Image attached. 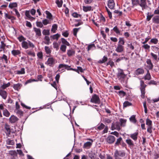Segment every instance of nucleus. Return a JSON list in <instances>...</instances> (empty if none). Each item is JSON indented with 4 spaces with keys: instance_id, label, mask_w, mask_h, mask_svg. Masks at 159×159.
<instances>
[{
    "instance_id": "nucleus-50",
    "label": "nucleus",
    "mask_w": 159,
    "mask_h": 159,
    "mask_svg": "<svg viewBox=\"0 0 159 159\" xmlns=\"http://www.w3.org/2000/svg\"><path fill=\"white\" fill-rule=\"evenodd\" d=\"M61 41L64 44L68 46H69L70 45V43L64 38H62Z\"/></svg>"
},
{
    "instance_id": "nucleus-64",
    "label": "nucleus",
    "mask_w": 159,
    "mask_h": 159,
    "mask_svg": "<svg viewBox=\"0 0 159 159\" xmlns=\"http://www.w3.org/2000/svg\"><path fill=\"white\" fill-rule=\"evenodd\" d=\"M37 55L39 58L40 59H42L43 58V53H42V52H39L37 53Z\"/></svg>"
},
{
    "instance_id": "nucleus-6",
    "label": "nucleus",
    "mask_w": 159,
    "mask_h": 159,
    "mask_svg": "<svg viewBox=\"0 0 159 159\" xmlns=\"http://www.w3.org/2000/svg\"><path fill=\"white\" fill-rule=\"evenodd\" d=\"M90 101L93 103L99 104L100 102V100L98 96L94 94L92 96Z\"/></svg>"
},
{
    "instance_id": "nucleus-13",
    "label": "nucleus",
    "mask_w": 159,
    "mask_h": 159,
    "mask_svg": "<svg viewBox=\"0 0 159 159\" xmlns=\"http://www.w3.org/2000/svg\"><path fill=\"white\" fill-rule=\"evenodd\" d=\"M134 73L137 75H142L144 73V70L143 68H139L135 71Z\"/></svg>"
},
{
    "instance_id": "nucleus-23",
    "label": "nucleus",
    "mask_w": 159,
    "mask_h": 159,
    "mask_svg": "<svg viewBox=\"0 0 159 159\" xmlns=\"http://www.w3.org/2000/svg\"><path fill=\"white\" fill-rule=\"evenodd\" d=\"M44 40H45L44 43L45 44L49 45L50 43H51L50 42V39L49 37L48 36H46L44 38Z\"/></svg>"
},
{
    "instance_id": "nucleus-47",
    "label": "nucleus",
    "mask_w": 159,
    "mask_h": 159,
    "mask_svg": "<svg viewBox=\"0 0 159 159\" xmlns=\"http://www.w3.org/2000/svg\"><path fill=\"white\" fill-rule=\"evenodd\" d=\"M124 43L125 41L124 38H120L118 44H120L121 45H123L124 44Z\"/></svg>"
},
{
    "instance_id": "nucleus-49",
    "label": "nucleus",
    "mask_w": 159,
    "mask_h": 159,
    "mask_svg": "<svg viewBox=\"0 0 159 159\" xmlns=\"http://www.w3.org/2000/svg\"><path fill=\"white\" fill-rule=\"evenodd\" d=\"M122 140V138L120 137L117 140V141L115 144V146H117L120 143V142Z\"/></svg>"
},
{
    "instance_id": "nucleus-2",
    "label": "nucleus",
    "mask_w": 159,
    "mask_h": 159,
    "mask_svg": "<svg viewBox=\"0 0 159 159\" xmlns=\"http://www.w3.org/2000/svg\"><path fill=\"white\" fill-rule=\"evenodd\" d=\"M117 76L119 80L122 83H124V80L125 78L126 75L125 74L123 70L120 69L118 70Z\"/></svg>"
},
{
    "instance_id": "nucleus-42",
    "label": "nucleus",
    "mask_w": 159,
    "mask_h": 159,
    "mask_svg": "<svg viewBox=\"0 0 159 159\" xmlns=\"http://www.w3.org/2000/svg\"><path fill=\"white\" fill-rule=\"evenodd\" d=\"M49 30L44 29L42 31L43 34L44 35H49L50 34Z\"/></svg>"
},
{
    "instance_id": "nucleus-25",
    "label": "nucleus",
    "mask_w": 159,
    "mask_h": 159,
    "mask_svg": "<svg viewBox=\"0 0 159 159\" xmlns=\"http://www.w3.org/2000/svg\"><path fill=\"white\" fill-rule=\"evenodd\" d=\"M108 58L107 57L104 56L102 60H100L98 61V63L102 64L106 62Z\"/></svg>"
},
{
    "instance_id": "nucleus-8",
    "label": "nucleus",
    "mask_w": 159,
    "mask_h": 159,
    "mask_svg": "<svg viewBox=\"0 0 159 159\" xmlns=\"http://www.w3.org/2000/svg\"><path fill=\"white\" fill-rule=\"evenodd\" d=\"M55 61V59L53 57H49L48 59L46 64H47V65L50 66L52 67L54 65Z\"/></svg>"
},
{
    "instance_id": "nucleus-27",
    "label": "nucleus",
    "mask_w": 159,
    "mask_h": 159,
    "mask_svg": "<svg viewBox=\"0 0 159 159\" xmlns=\"http://www.w3.org/2000/svg\"><path fill=\"white\" fill-rule=\"evenodd\" d=\"M144 78L145 80H149L151 79V76L148 70L147 71V73L146 75L144 76Z\"/></svg>"
},
{
    "instance_id": "nucleus-31",
    "label": "nucleus",
    "mask_w": 159,
    "mask_h": 159,
    "mask_svg": "<svg viewBox=\"0 0 159 159\" xmlns=\"http://www.w3.org/2000/svg\"><path fill=\"white\" fill-rule=\"evenodd\" d=\"M17 4L16 2H13L10 3L9 5V7L11 8L17 7Z\"/></svg>"
},
{
    "instance_id": "nucleus-39",
    "label": "nucleus",
    "mask_w": 159,
    "mask_h": 159,
    "mask_svg": "<svg viewBox=\"0 0 159 159\" xmlns=\"http://www.w3.org/2000/svg\"><path fill=\"white\" fill-rule=\"evenodd\" d=\"M3 114L4 116L6 117H8L9 116L10 114L9 111L6 109H5L3 111Z\"/></svg>"
},
{
    "instance_id": "nucleus-22",
    "label": "nucleus",
    "mask_w": 159,
    "mask_h": 159,
    "mask_svg": "<svg viewBox=\"0 0 159 159\" xmlns=\"http://www.w3.org/2000/svg\"><path fill=\"white\" fill-rule=\"evenodd\" d=\"M21 86L22 85L21 84L18 83L14 84L13 87L15 90L18 91L20 89Z\"/></svg>"
},
{
    "instance_id": "nucleus-28",
    "label": "nucleus",
    "mask_w": 159,
    "mask_h": 159,
    "mask_svg": "<svg viewBox=\"0 0 159 159\" xmlns=\"http://www.w3.org/2000/svg\"><path fill=\"white\" fill-rule=\"evenodd\" d=\"M92 7L91 6H83V9L85 12H87L91 10Z\"/></svg>"
},
{
    "instance_id": "nucleus-7",
    "label": "nucleus",
    "mask_w": 159,
    "mask_h": 159,
    "mask_svg": "<svg viewBox=\"0 0 159 159\" xmlns=\"http://www.w3.org/2000/svg\"><path fill=\"white\" fill-rule=\"evenodd\" d=\"M111 129L112 130L116 129L119 131L120 129V122H116L115 123H112L111 126Z\"/></svg>"
},
{
    "instance_id": "nucleus-11",
    "label": "nucleus",
    "mask_w": 159,
    "mask_h": 159,
    "mask_svg": "<svg viewBox=\"0 0 159 159\" xmlns=\"http://www.w3.org/2000/svg\"><path fill=\"white\" fill-rule=\"evenodd\" d=\"M33 30L35 33V36L36 37H39L41 36V30L40 29L34 27Z\"/></svg>"
},
{
    "instance_id": "nucleus-33",
    "label": "nucleus",
    "mask_w": 159,
    "mask_h": 159,
    "mask_svg": "<svg viewBox=\"0 0 159 159\" xmlns=\"http://www.w3.org/2000/svg\"><path fill=\"white\" fill-rule=\"evenodd\" d=\"M126 142L129 146H133L134 145L133 142L130 139H126Z\"/></svg>"
},
{
    "instance_id": "nucleus-46",
    "label": "nucleus",
    "mask_w": 159,
    "mask_h": 159,
    "mask_svg": "<svg viewBox=\"0 0 159 159\" xmlns=\"http://www.w3.org/2000/svg\"><path fill=\"white\" fill-rule=\"evenodd\" d=\"M10 85V83L9 82H8L7 84H4L3 85L1 86V88L3 89H5L6 88L9 86Z\"/></svg>"
},
{
    "instance_id": "nucleus-52",
    "label": "nucleus",
    "mask_w": 159,
    "mask_h": 159,
    "mask_svg": "<svg viewBox=\"0 0 159 159\" xmlns=\"http://www.w3.org/2000/svg\"><path fill=\"white\" fill-rule=\"evenodd\" d=\"M158 40L156 38H153L151 39L150 40V42L152 43L156 44L158 42Z\"/></svg>"
},
{
    "instance_id": "nucleus-10",
    "label": "nucleus",
    "mask_w": 159,
    "mask_h": 159,
    "mask_svg": "<svg viewBox=\"0 0 159 159\" xmlns=\"http://www.w3.org/2000/svg\"><path fill=\"white\" fill-rule=\"evenodd\" d=\"M115 140V137L112 135H109L106 139L107 142L109 143H113Z\"/></svg>"
},
{
    "instance_id": "nucleus-56",
    "label": "nucleus",
    "mask_w": 159,
    "mask_h": 159,
    "mask_svg": "<svg viewBox=\"0 0 159 159\" xmlns=\"http://www.w3.org/2000/svg\"><path fill=\"white\" fill-rule=\"evenodd\" d=\"M18 39L20 42L25 41L26 39L23 36L21 35L18 38Z\"/></svg>"
},
{
    "instance_id": "nucleus-62",
    "label": "nucleus",
    "mask_w": 159,
    "mask_h": 159,
    "mask_svg": "<svg viewBox=\"0 0 159 159\" xmlns=\"http://www.w3.org/2000/svg\"><path fill=\"white\" fill-rule=\"evenodd\" d=\"M153 16V15H149V13H148L147 16V20L148 21H149Z\"/></svg>"
},
{
    "instance_id": "nucleus-21",
    "label": "nucleus",
    "mask_w": 159,
    "mask_h": 159,
    "mask_svg": "<svg viewBox=\"0 0 159 159\" xmlns=\"http://www.w3.org/2000/svg\"><path fill=\"white\" fill-rule=\"evenodd\" d=\"M11 54L14 56H16L20 54V52L18 50H13L11 52Z\"/></svg>"
},
{
    "instance_id": "nucleus-14",
    "label": "nucleus",
    "mask_w": 159,
    "mask_h": 159,
    "mask_svg": "<svg viewBox=\"0 0 159 159\" xmlns=\"http://www.w3.org/2000/svg\"><path fill=\"white\" fill-rule=\"evenodd\" d=\"M107 6L110 9H113L115 6V3L113 0H109L108 1Z\"/></svg>"
},
{
    "instance_id": "nucleus-1",
    "label": "nucleus",
    "mask_w": 159,
    "mask_h": 159,
    "mask_svg": "<svg viewBox=\"0 0 159 159\" xmlns=\"http://www.w3.org/2000/svg\"><path fill=\"white\" fill-rule=\"evenodd\" d=\"M133 5V7L139 5L142 7V10H143L146 9L147 7V5L146 0H130Z\"/></svg>"
},
{
    "instance_id": "nucleus-44",
    "label": "nucleus",
    "mask_w": 159,
    "mask_h": 159,
    "mask_svg": "<svg viewBox=\"0 0 159 159\" xmlns=\"http://www.w3.org/2000/svg\"><path fill=\"white\" fill-rule=\"evenodd\" d=\"M146 124L148 126H152V121L149 119L147 118L146 120Z\"/></svg>"
},
{
    "instance_id": "nucleus-35",
    "label": "nucleus",
    "mask_w": 159,
    "mask_h": 159,
    "mask_svg": "<svg viewBox=\"0 0 159 159\" xmlns=\"http://www.w3.org/2000/svg\"><path fill=\"white\" fill-rule=\"evenodd\" d=\"M45 50L47 54H50L51 52V50L50 49L49 47L47 46L45 47Z\"/></svg>"
},
{
    "instance_id": "nucleus-18",
    "label": "nucleus",
    "mask_w": 159,
    "mask_h": 159,
    "mask_svg": "<svg viewBox=\"0 0 159 159\" xmlns=\"http://www.w3.org/2000/svg\"><path fill=\"white\" fill-rule=\"evenodd\" d=\"M138 134V132H136L130 134V137L134 141H136L137 139V136Z\"/></svg>"
},
{
    "instance_id": "nucleus-34",
    "label": "nucleus",
    "mask_w": 159,
    "mask_h": 159,
    "mask_svg": "<svg viewBox=\"0 0 159 159\" xmlns=\"http://www.w3.org/2000/svg\"><path fill=\"white\" fill-rule=\"evenodd\" d=\"M130 120L133 123H135L136 122V120L135 119V116L134 115H132L129 118Z\"/></svg>"
},
{
    "instance_id": "nucleus-61",
    "label": "nucleus",
    "mask_w": 159,
    "mask_h": 159,
    "mask_svg": "<svg viewBox=\"0 0 159 159\" xmlns=\"http://www.w3.org/2000/svg\"><path fill=\"white\" fill-rule=\"evenodd\" d=\"M151 56H152V58L155 60H156L157 59V55L154 54V53H153L152 52H151Z\"/></svg>"
},
{
    "instance_id": "nucleus-53",
    "label": "nucleus",
    "mask_w": 159,
    "mask_h": 159,
    "mask_svg": "<svg viewBox=\"0 0 159 159\" xmlns=\"http://www.w3.org/2000/svg\"><path fill=\"white\" fill-rule=\"evenodd\" d=\"M36 25L37 27L40 28H42L43 26V23L40 21H37Z\"/></svg>"
},
{
    "instance_id": "nucleus-38",
    "label": "nucleus",
    "mask_w": 159,
    "mask_h": 159,
    "mask_svg": "<svg viewBox=\"0 0 159 159\" xmlns=\"http://www.w3.org/2000/svg\"><path fill=\"white\" fill-rule=\"evenodd\" d=\"M57 25L54 24L52 26V28L51 29V31L53 32V33H54L55 32V31L57 30Z\"/></svg>"
},
{
    "instance_id": "nucleus-41",
    "label": "nucleus",
    "mask_w": 159,
    "mask_h": 159,
    "mask_svg": "<svg viewBox=\"0 0 159 159\" xmlns=\"http://www.w3.org/2000/svg\"><path fill=\"white\" fill-rule=\"evenodd\" d=\"M105 125L103 123H101L100 125H99L98 127V129L99 130H101L102 129L105 128Z\"/></svg>"
},
{
    "instance_id": "nucleus-26",
    "label": "nucleus",
    "mask_w": 159,
    "mask_h": 159,
    "mask_svg": "<svg viewBox=\"0 0 159 159\" xmlns=\"http://www.w3.org/2000/svg\"><path fill=\"white\" fill-rule=\"evenodd\" d=\"M75 52L72 49H70L67 50V54L68 56L70 57L74 55Z\"/></svg>"
},
{
    "instance_id": "nucleus-37",
    "label": "nucleus",
    "mask_w": 159,
    "mask_h": 159,
    "mask_svg": "<svg viewBox=\"0 0 159 159\" xmlns=\"http://www.w3.org/2000/svg\"><path fill=\"white\" fill-rule=\"evenodd\" d=\"M17 74H23L25 73V69L24 68H22L20 70H17L16 71Z\"/></svg>"
},
{
    "instance_id": "nucleus-54",
    "label": "nucleus",
    "mask_w": 159,
    "mask_h": 159,
    "mask_svg": "<svg viewBox=\"0 0 159 159\" xmlns=\"http://www.w3.org/2000/svg\"><path fill=\"white\" fill-rule=\"evenodd\" d=\"M7 144L13 145L14 144V142L13 140H10L8 139L7 140Z\"/></svg>"
},
{
    "instance_id": "nucleus-32",
    "label": "nucleus",
    "mask_w": 159,
    "mask_h": 159,
    "mask_svg": "<svg viewBox=\"0 0 159 159\" xmlns=\"http://www.w3.org/2000/svg\"><path fill=\"white\" fill-rule=\"evenodd\" d=\"M120 125L124 126L126 122V120L124 119H120Z\"/></svg>"
},
{
    "instance_id": "nucleus-17",
    "label": "nucleus",
    "mask_w": 159,
    "mask_h": 159,
    "mask_svg": "<svg viewBox=\"0 0 159 159\" xmlns=\"http://www.w3.org/2000/svg\"><path fill=\"white\" fill-rule=\"evenodd\" d=\"M18 120V119L14 116H12L9 118V121L11 123H15Z\"/></svg>"
},
{
    "instance_id": "nucleus-16",
    "label": "nucleus",
    "mask_w": 159,
    "mask_h": 159,
    "mask_svg": "<svg viewBox=\"0 0 159 159\" xmlns=\"http://www.w3.org/2000/svg\"><path fill=\"white\" fill-rule=\"evenodd\" d=\"M90 142H87L84 143V148H90L92 145L93 141V140L91 139H90Z\"/></svg>"
},
{
    "instance_id": "nucleus-51",
    "label": "nucleus",
    "mask_w": 159,
    "mask_h": 159,
    "mask_svg": "<svg viewBox=\"0 0 159 159\" xmlns=\"http://www.w3.org/2000/svg\"><path fill=\"white\" fill-rule=\"evenodd\" d=\"M60 36V35L57 34L52 36H51V37H52V39H56L57 40Z\"/></svg>"
},
{
    "instance_id": "nucleus-45",
    "label": "nucleus",
    "mask_w": 159,
    "mask_h": 159,
    "mask_svg": "<svg viewBox=\"0 0 159 159\" xmlns=\"http://www.w3.org/2000/svg\"><path fill=\"white\" fill-rule=\"evenodd\" d=\"M16 113L18 116H22L23 115V112L20 110L17 109L16 111Z\"/></svg>"
},
{
    "instance_id": "nucleus-5",
    "label": "nucleus",
    "mask_w": 159,
    "mask_h": 159,
    "mask_svg": "<svg viewBox=\"0 0 159 159\" xmlns=\"http://www.w3.org/2000/svg\"><path fill=\"white\" fill-rule=\"evenodd\" d=\"M140 90L141 93V96L142 98H144L145 97V88L147 85L145 84L143 81L141 80L140 81Z\"/></svg>"
},
{
    "instance_id": "nucleus-20",
    "label": "nucleus",
    "mask_w": 159,
    "mask_h": 159,
    "mask_svg": "<svg viewBox=\"0 0 159 159\" xmlns=\"http://www.w3.org/2000/svg\"><path fill=\"white\" fill-rule=\"evenodd\" d=\"M0 95L2 96V98L6 99L7 97V93L6 91L1 90L0 91Z\"/></svg>"
},
{
    "instance_id": "nucleus-58",
    "label": "nucleus",
    "mask_w": 159,
    "mask_h": 159,
    "mask_svg": "<svg viewBox=\"0 0 159 159\" xmlns=\"http://www.w3.org/2000/svg\"><path fill=\"white\" fill-rule=\"evenodd\" d=\"M42 23L44 25H47L49 23V21L46 19H45L43 20Z\"/></svg>"
},
{
    "instance_id": "nucleus-63",
    "label": "nucleus",
    "mask_w": 159,
    "mask_h": 159,
    "mask_svg": "<svg viewBox=\"0 0 159 159\" xmlns=\"http://www.w3.org/2000/svg\"><path fill=\"white\" fill-rule=\"evenodd\" d=\"M128 46L131 49L133 50L134 49V46L132 45V43H130L129 42V43L128 44Z\"/></svg>"
},
{
    "instance_id": "nucleus-43",
    "label": "nucleus",
    "mask_w": 159,
    "mask_h": 159,
    "mask_svg": "<svg viewBox=\"0 0 159 159\" xmlns=\"http://www.w3.org/2000/svg\"><path fill=\"white\" fill-rule=\"evenodd\" d=\"M132 105L131 103L129 102L128 101H126L125 102L123 103V107H126L128 106H131Z\"/></svg>"
},
{
    "instance_id": "nucleus-40",
    "label": "nucleus",
    "mask_w": 159,
    "mask_h": 159,
    "mask_svg": "<svg viewBox=\"0 0 159 159\" xmlns=\"http://www.w3.org/2000/svg\"><path fill=\"white\" fill-rule=\"evenodd\" d=\"M113 30L117 34H119L120 33V32L119 29H118L117 27V26H115Z\"/></svg>"
},
{
    "instance_id": "nucleus-15",
    "label": "nucleus",
    "mask_w": 159,
    "mask_h": 159,
    "mask_svg": "<svg viewBox=\"0 0 159 159\" xmlns=\"http://www.w3.org/2000/svg\"><path fill=\"white\" fill-rule=\"evenodd\" d=\"M146 63L148 64V67L149 70H152L153 68V65L152 62L151 60L150 59H147L146 60Z\"/></svg>"
},
{
    "instance_id": "nucleus-48",
    "label": "nucleus",
    "mask_w": 159,
    "mask_h": 159,
    "mask_svg": "<svg viewBox=\"0 0 159 159\" xmlns=\"http://www.w3.org/2000/svg\"><path fill=\"white\" fill-rule=\"evenodd\" d=\"M107 65H110L111 67H113L114 66H115V64L114 62L110 60L107 63Z\"/></svg>"
},
{
    "instance_id": "nucleus-30",
    "label": "nucleus",
    "mask_w": 159,
    "mask_h": 159,
    "mask_svg": "<svg viewBox=\"0 0 159 159\" xmlns=\"http://www.w3.org/2000/svg\"><path fill=\"white\" fill-rule=\"evenodd\" d=\"M46 14L47 15L46 17L49 19H52V14L48 11H45Z\"/></svg>"
},
{
    "instance_id": "nucleus-24",
    "label": "nucleus",
    "mask_w": 159,
    "mask_h": 159,
    "mask_svg": "<svg viewBox=\"0 0 159 159\" xmlns=\"http://www.w3.org/2000/svg\"><path fill=\"white\" fill-rule=\"evenodd\" d=\"M5 18L11 19V20H13L16 19L14 16L10 15L6 13H5Z\"/></svg>"
},
{
    "instance_id": "nucleus-29",
    "label": "nucleus",
    "mask_w": 159,
    "mask_h": 159,
    "mask_svg": "<svg viewBox=\"0 0 159 159\" xmlns=\"http://www.w3.org/2000/svg\"><path fill=\"white\" fill-rule=\"evenodd\" d=\"M5 128L7 131L6 133L9 134H10L11 132V130L10 126L6 124L5 126Z\"/></svg>"
},
{
    "instance_id": "nucleus-19",
    "label": "nucleus",
    "mask_w": 159,
    "mask_h": 159,
    "mask_svg": "<svg viewBox=\"0 0 159 159\" xmlns=\"http://www.w3.org/2000/svg\"><path fill=\"white\" fill-rule=\"evenodd\" d=\"M152 22L156 24H159V16H156L153 17Z\"/></svg>"
},
{
    "instance_id": "nucleus-3",
    "label": "nucleus",
    "mask_w": 159,
    "mask_h": 159,
    "mask_svg": "<svg viewBox=\"0 0 159 159\" xmlns=\"http://www.w3.org/2000/svg\"><path fill=\"white\" fill-rule=\"evenodd\" d=\"M125 153L123 150H116L114 154V157L115 159H122L121 157L125 156Z\"/></svg>"
},
{
    "instance_id": "nucleus-60",
    "label": "nucleus",
    "mask_w": 159,
    "mask_h": 159,
    "mask_svg": "<svg viewBox=\"0 0 159 159\" xmlns=\"http://www.w3.org/2000/svg\"><path fill=\"white\" fill-rule=\"evenodd\" d=\"M103 121L105 123H109L111 122V120L108 118H105L103 119Z\"/></svg>"
},
{
    "instance_id": "nucleus-12",
    "label": "nucleus",
    "mask_w": 159,
    "mask_h": 159,
    "mask_svg": "<svg viewBox=\"0 0 159 159\" xmlns=\"http://www.w3.org/2000/svg\"><path fill=\"white\" fill-rule=\"evenodd\" d=\"M70 67V66L66 65L60 64L59 66L58 69L57 70V71L60 72L65 70L68 67Z\"/></svg>"
},
{
    "instance_id": "nucleus-57",
    "label": "nucleus",
    "mask_w": 159,
    "mask_h": 159,
    "mask_svg": "<svg viewBox=\"0 0 159 159\" xmlns=\"http://www.w3.org/2000/svg\"><path fill=\"white\" fill-rule=\"evenodd\" d=\"M72 16L75 18H78L81 16L80 15L77 14L76 12H74L73 13Z\"/></svg>"
},
{
    "instance_id": "nucleus-9",
    "label": "nucleus",
    "mask_w": 159,
    "mask_h": 159,
    "mask_svg": "<svg viewBox=\"0 0 159 159\" xmlns=\"http://www.w3.org/2000/svg\"><path fill=\"white\" fill-rule=\"evenodd\" d=\"M124 50V47L120 44H118L117 47L115 49V51L121 53Z\"/></svg>"
},
{
    "instance_id": "nucleus-55",
    "label": "nucleus",
    "mask_w": 159,
    "mask_h": 159,
    "mask_svg": "<svg viewBox=\"0 0 159 159\" xmlns=\"http://www.w3.org/2000/svg\"><path fill=\"white\" fill-rule=\"evenodd\" d=\"M66 45H61L60 47V49L63 52H66Z\"/></svg>"
},
{
    "instance_id": "nucleus-36",
    "label": "nucleus",
    "mask_w": 159,
    "mask_h": 159,
    "mask_svg": "<svg viewBox=\"0 0 159 159\" xmlns=\"http://www.w3.org/2000/svg\"><path fill=\"white\" fill-rule=\"evenodd\" d=\"M56 3L57 4L58 6L59 7H61L63 2L62 0L60 1L59 0H56Z\"/></svg>"
},
{
    "instance_id": "nucleus-59",
    "label": "nucleus",
    "mask_w": 159,
    "mask_h": 159,
    "mask_svg": "<svg viewBox=\"0 0 159 159\" xmlns=\"http://www.w3.org/2000/svg\"><path fill=\"white\" fill-rule=\"evenodd\" d=\"M27 54L30 56L34 57L35 56V54L34 52L31 51H29L27 52Z\"/></svg>"
},
{
    "instance_id": "nucleus-4",
    "label": "nucleus",
    "mask_w": 159,
    "mask_h": 159,
    "mask_svg": "<svg viewBox=\"0 0 159 159\" xmlns=\"http://www.w3.org/2000/svg\"><path fill=\"white\" fill-rule=\"evenodd\" d=\"M21 45L22 47L25 49L29 48H34V45L29 40L23 41L21 43Z\"/></svg>"
}]
</instances>
